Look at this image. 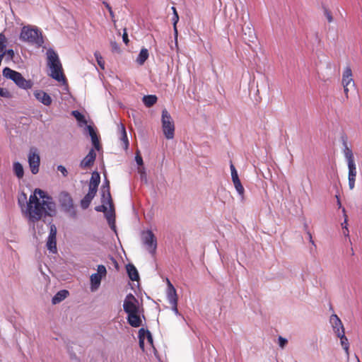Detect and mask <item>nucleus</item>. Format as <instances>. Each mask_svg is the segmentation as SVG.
<instances>
[{
    "label": "nucleus",
    "mask_w": 362,
    "mask_h": 362,
    "mask_svg": "<svg viewBox=\"0 0 362 362\" xmlns=\"http://www.w3.org/2000/svg\"><path fill=\"white\" fill-rule=\"evenodd\" d=\"M57 214L56 204L45 191L35 189L27 203L26 214L33 223Z\"/></svg>",
    "instance_id": "obj_1"
},
{
    "label": "nucleus",
    "mask_w": 362,
    "mask_h": 362,
    "mask_svg": "<svg viewBox=\"0 0 362 362\" xmlns=\"http://www.w3.org/2000/svg\"><path fill=\"white\" fill-rule=\"evenodd\" d=\"M20 40L23 42L40 47L44 43L41 31L31 25H25L22 28Z\"/></svg>",
    "instance_id": "obj_2"
},
{
    "label": "nucleus",
    "mask_w": 362,
    "mask_h": 362,
    "mask_svg": "<svg viewBox=\"0 0 362 362\" xmlns=\"http://www.w3.org/2000/svg\"><path fill=\"white\" fill-rule=\"evenodd\" d=\"M47 54V66L51 71L50 76L59 82L64 81L65 76L57 54L53 50H48Z\"/></svg>",
    "instance_id": "obj_3"
},
{
    "label": "nucleus",
    "mask_w": 362,
    "mask_h": 362,
    "mask_svg": "<svg viewBox=\"0 0 362 362\" xmlns=\"http://www.w3.org/2000/svg\"><path fill=\"white\" fill-rule=\"evenodd\" d=\"M2 73L5 78L13 81L21 88L28 90L33 86V83L30 80H26L21 73L8 67L4 68Z\"/></svg>",
    "instance_id": "obj_4"
},
{
    "label": "nucleus",
    "mask_w": 362,
    "mask_h": 362,
    "mask_svg": "<svg viewBox=\"0 0 362 362\" xmlns=\"http://www.w3.org/2000/svg\"><path fill=\"white\" fill-rule=\"evenodd\" d=\"M139 346L146 354H156V351L153 344V337L148 330L141 328L139 331Z\"/></svg>",
    "instance_id": "obj_5"
},
{
    "label": "nucleus",
    "mask_w": 362,
    "mask_h": 362,
    "mask_svg": "<svg viewBox=\"0 0 362 362\" xmlns=\"http://www.w3.org/2000/svg\"><path fill=\"white\" fill-rule=\"evenodd\" d=\"M161 122L164 136L167 139H173L175 136V124L166 109L162 111Z\"/></svg>",
    "instance_id": "obj_6"
},
{
    "label": "nucleus",
    "mask_w": 362,
    "mask_h": 362,
    "mask_svg": "<svg viewBox=\"0 0 362 362\" xmlns=\"http://www.w3.org/2000/svg\"><path fill=\"white\" fill-rule=\"evenodd\" d=\"M123 308L127 314L138 313L139 311L143 310L141 303L134 296H127L124 301Z\"/></svg>",
    "instance_id": "obj_7"
},
{
    "label": "nucleus",
    "mask_w": 362,
    "mask_h": 362,
    "mask_svg": "<svg viewBox=\"0 0 362 362\" xmlns=\"http://www.w3.org/2000/svg\"><path fill=\"white\" fill-rule=\"evenodd\" d=\"M341 83L345 96L348 98L349 90L354 89L355 87L352 71L349 66H346L343 71Z\"/></svg>",
    "instance_id": "obj_8"
},
{
    "label": "nucleus",
    "mask_w": 362,
    "mask_h": 362,
    "mask_svg": "<svg viewBox=\"0 0 362 362\" xmlns=\"http://www.w3.org/2000/svg\"><path fill=\"white\" fill-rule=\"evenodd\" d=\"M59 202L62 208L70 215L75 217L76 215V211L74 207L73 199L71 195L65 192H61L59 197Z\"/></svg>",
    "instance_id": "obj_9"
},
{
    "label": "nucleus",
    "mask_w": 362,
    "mask_h": 362,
    "mask_svg": "<svg viewBox=\"0 0 362 362\" xmlns=\"http://www.w3.org/2000/svg\"><path fill=\"white\" fill-rule=\"evenodd\" d=\"M141 238L148 251L154 255L157 248V240L153 233L150 230L144 231L142 233Z\"/></svg>",
    "instance_id": "obj_10"
},
{
    "label": "nucleus",
    "mask_w": 362,
    "mask_h": 362,
    "mask_svg": "<svg viewBox=\"0 0 362 362\" xmlns=\"http://www.w3.org/2000/svg\"><path fill=\"white\" fill-rule=\"evenodd\" d=\"M106 275L107 269L105 267L103 264L98 265L97 272L93 274L90 278L92 291H94L100 286L102 279L105 277Z\"/></svg>",
    "instance_id": "obj_11"
},
{
    "label": "nucleus",
    "mask_w": 362,
    "mask_h": 362,
    "mask_svg": "<svg viewBox=\"0 0 362 362\" xmlns=\"http://www.w3.org/2000/svg\"><path fill=\"white\" fill-rule=\"evenodd\" d=\"M28 163L33 174H37L39 171L40 158L37 150L31 148L28 154Z\"/></svg>",
    "instance_id": "obj_12"
},
{
    "label": "nucleus",
    "mask_w": 362,
    "mask_h": 362,
    "mask_svg": "<svg viewBox=\"0 0 362 362\" xmlns=\"http://www.w3.org/2000/svg\"><path fill=\"white\" fill-rule=\"evenodd\" d=\"M329 323L332 327L333 333L336 336L345 332V329L341 320L336 314H332L330 315Z\"/></svg>",
    "instance_id": "obj_13"
},
{
    "label": "nucleus",
    "mask_w": 362,
    "mask_h": 362,
    "mask_svg": "<svg viewBox=\"0 0 362 362\" xmlns=\"http://www.w3.org/2000/svg\"><path fill=\"white\" fill-rule=\"evenodd\" d=\"M57 228L54 224L49 226V234L47 241V247L51 252H57Z\"/></svg>",
    "instance_id": "obj_14"
},
{
    "label": "nucleus",
    "mask_w": 362,
    "mask_h": 362,
    "mask_svg": "<svg viewBox=\"0 0 362 362\" xmlns=\"http://www.w3.org/2000/svg\"><path fill=\"white\" fill-rule=\"evenodd\" d=\"M143 310L138 313L127 314V321L129 324L134 327H139L142 325Z\"/></svg>",
    "instance_id": "obj_15"
},
{
    "label": "nucleus",
    "mask_w": 362,
    "mask_h": 362,
    "mask_svg": "<svg viewBox=\"0 0 362 362\" xmlns=\"http://www.w3.org/2000/svg\"><path fill=\"white\" fill-rule=\"evenodd\" d=\"M96 158V153L93 149H90L87 156L81 161L80 167L83 169L90 168Z\"/></svg>",
    "instance_id": "obj_16"
},
{
    "label": "nucleus",
    "mask_w": 362,
    "mask_h": 362,
    "mask_svg": "<svg viewBox=\"0 0 362 362\" xmlns=\"http://www.w3.org/2000/svg\"><path fill=\"white\" fill-rule=\"evenodd\" d=\"M35 98L43 105L49 106L52 104V98L45 91L42 90H37L34 93Z\"/></svg>",
    "instance_id": "obj_17"
},
{
    "label": "nucleus",
    "mask_w": 362,
    "mask_h": 362,
    "mask_svg": "<svg viewBox=\"0 0 362 362\" xmlns=\"http://www.w3.org/2000/svg\"><path fill=\"white\" fill-rule=\"evenodd\" d=\"M100 182V176L98 172H93L92 173L90 183H89V190L95 193L98 191V187Z\"/></svg>",
    "instance_id": "obj_18"
},
{
    "label": "nucleus",
    "mask_w": 362,
    "mask_h": 362,
    "mask_svg": "<svg viewBox=\"0 0 362 362\" xmlns=\"http://www.w3.org/2000/svg\"><path fill=\"white\" fill-rule=\"evenodd\" d=\"M102 190V197H101V202L103 204H106L109 205L110 209L113 208V202L112 199L110 190L108 189L106 190L101 189Z\"/></svg>",
    "instance_id": "obj_19"
},
{
    "label": "nucleus",
    "mask_w": 362,
    "mask_h": 362,
    "mask_svg": "<svg viewBox=\"0 0 362 362\" xmlns=\"http://www.w3.org/2000/svg\"><path fill=\"white\" fill-rule=\"evenodd\" d=\"M88 130L91 138L93 145L95 149L98 151L100 149V141L97 133L95 132L93 127L90 125L88 126Z\"/></svg>",
    "instance_id": "obj_20"
},
{
    "label": "nucleus",
    "mask_w": 362,
    "mask_h": 362,
    "mask_svg": "<svg viewBox=\"0 0 362 362\" xmlns=\"http://www.w3.org/2000/svg\"><path fill=\"white\" fill-rule=\"evenodd\" d=\"M127 272L129 277L132 281H138L139 279V272L135 267V266L132 264H129L127 265Z\"/></svg>",
    "instance_id": "obj_21"
},
{
    "label": "nucleus",
    "mask_w": 362,
    "mask_h": 362,
    "mask_svg": "<svg viewBox=\"0 0 362 362\" xmlns=\"http://www.w3.org/2000/svg\"><path fill=\"white\" fill-rule=\"evenodd\" d=\"M95 194L96 193L88 190V194H86V196L81 201V206L83 209H86L89 206Z\"/></svg>",
    "instance_id": "obj_22"
},
{
    "label": "nucleus",
    "mask_w": 362,
    "mask_h": 362,
    "mask_svg": "<svg viewBox=\"0 0 362 362\" xmlns=\"http://www.w3.org/2000/svg\"><path fill=\"white\" fill-rule=\"evenodd\" d=\"M338 338L340 339V344L344 350L347 356L349 355V343L347 337L345 335V332H342L340 334L337 335Z\"/></svg>",
    "instance_id": "obj_23"
},
{
    "label": "nucleus",
    "mask_w": 362,
    "mask_h": 362,
    "mask_svg": "<svg viewBox=\"0 0 362 362\" xmlns=\"http://www.w3.org/2000/svg\"><path fill=\"white\" fill-rule=\"evenodd\" d=\"M148 51L146 48H142L139 54V56L136 59V62L142 65L144 64V62L147 60L148 58Z\"/></svg>",
    "instance_id": "obj_24"
},
{
    "label": "nucleus",
    "mask_w": 362,
    "mask_h": 362,
    "mask_svg": "<svg viewBox=\"0 0 362 362\" xmlns=\"http://www.w3.org/2000/svg\"><path fill=\"white\" fill-rule=\"evenodd\" d=\"M143 102L146 107H150L156 104L157 97L155 95H145L143 98Z\"/></svg>",
    "instance_id": "obj_25"
},
{
    "label": "nucleus",
    "mask_w": 362,
    "mask_h": 362,
    "mask_svg": "<svg viewBox=\"0 0 362 362\" xmlns=\"http://www.w3.org/2000/svg\"><path fill=\"white\" fill-rule=\"evenodd\" d=\"M344 154L346 159L347 163L355 162L352 150L346 144L344 149Z\"/></svg>",
    "instance_id": "obj_26"
},
{
    "label": "nucleus",
    "mask_w": 362,
    "mask_h": 362,
    "mask_svg": "<svg viewBox=\"0 0 362 362\" xmlns=\"http://www.w3.org/2000/svg\"><path fill=\"white\" fill-rule=\"evenodd\" d=\"M13 170H14L15 175L18 178H22L23 177V175H24L23 168V165L20 163L15 162L13 163Z\"/></svg>",
    "instance_id": "obj_27"
},
{
    "label": "nucleus",
    "mask_w": 362,
    "mask_h": 362,
    "mask_svg": "<svg viewBox=\"0 0 362 362\" xmlns=\"http://www.w3.org/2000/svg\"><path fill=\"white\" fill-rule=\"evenodd\" d=\"M349 169L348 180L356 179V167L355 162L347 163Z\"/></svg>",
    "instance_id": "obj_28"
},
{
    "label": "nucleus",
    "mask_w": 362,
    "mask_h": 362,
    "mask_svg": "<svg viewBox=\"0 0 362 362\" xmlns=\"http://www.w3.org/2000/svg\"><path fill=\"white\" fill-rule=\"evenodd\" d=\"M121 133H122V137L121 140L124 144V147L125 149H127L129 147V140L127 135V132L125 129V127L123 124L121 125Z\"/></svg>",
    "instance_id": "obj_29"
},
{
    "label": "nucleus",
    "mask_w": 362,
    "mask_h": 362,
    "mask_svg": "<svg viewBox=\"0 0 362 362\" xmlns=\"http://www.w3.org/2000/svg\"><path fill=\"white\" fill-rule=\"evenodd\" d=\"M233 182L235 188L237 190V192H238V194L240 196L243 197L245 189H244L243 186L241 184L240 179L238 178V179L234 180H233Z\"/></svg>",
    "instance_id": "obj_30"
},
{
    "label": "nucleus",
    "mask_w": 362,
    "mask_h": 362,
    "mask_svg": "<svg viewBox=\"0 0 362 362\" xmlns=\"http://www.w3.org/2000/svg\"><path fill=\"white\" fill-rule=\"evenodd\" d=\"M168 301L173 305V310L176 315H178V310L177 308V296H168Z\"/></svg>",
    "instance_id": "obj_31"
},
{
    "label": "nucleus",
    "mask_w": 362,
    "mask_h": 362,
    "mask_svg": "<svg viewBox=\"0 0 362 362\" xmlns=\"http://www.w3.org/2000/svg\"><path fill=\"white\" fill-rule=\"evenodd\" d=\"M94 56L95 57V59L97 61V63L98 66L101 68V69H105V61L101 56L100 53L98 51L95 52Z\"/></svg>",
    "instance_id": "obj_32"
},
{
    "label": "nucleus",
    "mask_w": 362,
    "mask_h": 362,
    "mask_svg": "<svg viewBox=\"0 0 362 362\" xmlns=\"http://www.w3.org/2000/svg\"><path fill=\"white\" fill-rule=\"evenodd\" d=\"M72 115L76 119L77 121L86 124L87 121L83 115L79 112L78 110L72 111Z\"/></svg>",
    "instance_id": "obj_33"
},
{
    "label": "nucleus",
    "mask_w": 362,
    "mask_h": 362,
    "mask_svg": "<svg viewBox=\"0 0 362 362\" xmlns=\"http://www.w3.org/2000/svg\"><path fill=\"white\" fill-rule=\"evenodd\" d=\"M5 41H6L5 36L3 34H0V54H6V52H5V48H6Z\"/></svg>",
    "instance_id": "obj_34"
},
{
    "label": "nucleus",
    "mask_w": 362,
    "mask_h": 362,
    "mask_svg": "<svg viewBox=\"0 0 362 362\" xmlns=\"http://www.w3.org/2000/svg\"><path fill=\"white\" fill-rule=\"evenodd\" d=\"M172 20L173 21V29H174L175 35V37H177V23L179 21L178 13H175V15H173V16Z\"/></svg>",
    "instance_id": "obj_35"
},
{
    "label": "nucleus",
    "mask_w": 362,
    "mask_h": 362,
    "mask_svg": "<svg viewBox=\"0 0 362 362\" xmlns=\"http://www.w3.org/2000/svg\"><path fill=\"white\" fill-rule=\"evenodd\" d=\"M287 344H288V340L286 338H284L281 336H279L278 337V344L281 349H284L285 346L287 345Z\"/></svg>",
    "instance_id": "obj_36"
},
{
    "label": "nucleus",
    "mask_w": 362,
    "mask_h": 362,
    "mask_svg": "<svg viewBox=\"0 0 362 362\" xmlns=\"http://www.w3.org/2000/svg\"><path fill=\"white\" fill-rule=\"evenodd\" d=\"M27 201V196L26 194L23 192L18 197V204L22 207L24 206L25 202Z\"/></svg>",
    "instance_id": "obj_37"
},
{
    "label": "nucleus",
    "mask_w": 362,
    "mask_h": 362,
    "mask_svg": "<svg viewBox=\"0 0 362 362\" xmlns=\"http://www.w3.org/2000/svg\"><path fill=\"white\" fill-rule=\"evenodd\" d=\"M66 296H54L52 299V304H57L65 299Z\"/></svg>",
    "instance_id": "obj_38"
},
{
    "label": "nucleus",
    "mask_w": 362,
    "mask_h": 362,
    "mask_svg": "<svg viewBox=\"0 0 362 362\" xmlns=\"http://www.w3.org/2000/svg\"><path fill=\"white\" fill-rule=\"evenodd\" d=\"M324 15L326 17V18L329 23L332 22L333 18H332V13L327 8H324Z\"/></svg>",
    "instance_id": "obj_39"
},
{
    "label": "nucleus",
    "mask_w": 362,
    "mask_h": 362,
    "mask_svg": "<svg viewBox=\"0 0 362 362\" xmlns=\"http://www.w3.org/2000/svg\"><path fill=\"white\" fill-rule=\"evenodd\" d=\"M342 212L344 214V221L343 223H341V227L343 229H345V228H346L348 226V216L346 214V209L344 208L342 209Z\"/></svg>",
    "instance_id": "obj_40"
},
{
    "label": "nucleus",
    "mask_w": 362,
    "mask_h": 362,
    "mask_svg": "<svg viewBox=\"0 0 362 362\" xmlns=\"http://www.w3.org/2000/svg\"><path fill=\"white\" fill-rule=\"evenodd\" d=\"M57 170L59 171L64 177H66L68 175L67 170L62 165L57 166Z\"/></svg>",
    "instance_id": "obj_41"
},
{
    "label": "nucleus",
    "mask_w": 362,
    "mask_h": 362,
    "mask_svg": "<svg viewBox=\"0 0 362 362\" xmlns=\"http://www.w3.org/2000/svg\"><path fill=\"white\" fill-rule=\"evenodd\" d=\"M110 45H111L112 52H120L119 46L116 42H111Z\"/></svg>",
    "instance_id": "obj_42"
},
{
    "label": "nucleus",
    "mask_w": 362,
    "mask_h": 362,
    "mask_svg": "<svg viewBox=\"0 0 362 362\" xmlns=\"http://www.w3.org/2000/svg\"><path fill=\"white\" fill-rule=\"evenodd\" d=\"M167 282L169 288L168 294H176V289L174 288L170 281L168 279H167Z\"/></svg>",
    "instance_id": "obj_43"
},
{
    "label": "nucleus",
    "mask_w": 362,
    "mask_h": 362,
    "mask_svg": "<svg viewBox=\"0 0 362 362\" xmlns=\"http://www.w3.org/2000/svg\"><path fill=\"white\" fill-rule=\"evenodd\" d=\"M0 96L8 98L10 96V93L7 90L0 88Z\"/></svg>",
    "instance_id": "obj_44"
},
{
    "label": "nucleus",
    "mask_w": 362,
    "mask_h": 362,
    "mask_svg": "<svg viewBox=\"0 0 362 362\" xmlns=\"http://www.w3.org/2000/svg\"><path fill=\"white\" fill-rule=\"evenodd\" d=\"M135 160H136V163L139 165H143V159H142V157L139 154V151H137L136 155L135 156Z\"/></svg>",
    "instance_id": "obj_45"
},
{
    "label": "nucleus",
    "mask_w": 362,
    "mask_h": 362,
    "mask_svg": "<svg viewBox=\"0 0 362 362\" xmlns=\"http://www.w3.org/2000/svg\"><path fill=\"white\" fill-rule=\"evenodd\" d=\"M106 205H107L106 204H103L101 206H98L95 207V210L97 211L105 212L107 211Z\"/></svg>",
    "instance_id": "obj_46"
},
{
    "label": "nucleus",
    "mask_w": 362,
    "mask_h": 362,
    "mask_svg": "<svg viewBox=\"0 0 362 362\" xmlns=\"http://www.w3.org/2000/svg\"><path fill=\"white\" fill-rule=\"evenodd\" d=\"M122 40L124 41V42L127 45L128 42H129V38H128V35H127V30L124 29V33H123V35H122Z\"/></svg>",
    "instance_id": "obj_47"
},
{
    "label": "nucleus",
    "mask_w": 362,
    "mask_h": 362,
    "mask_svg": "<svg viewBox=\"0 0 362 362\" xmlns=\"http://www.w3.org/2000/svg\"><path fill=\"white\" fill-rule=\"evenodd\" d=\"M109 189L110 190V182L107 179H105V182L104 184L103 185V187H102V189H104V190H106V189Z\"/></svg>",
    "instance_id": "obj_48"
},
{
    "label": "nucleus",
    "mask_w": 362,
    "mask_h": 362,
    "mask_svg": "<svg viewBox=\"0 0 362 362\" xmlns=\"http://www.w3.org/2000/svg\"><path fill=\"white\" fill-rule=\"evenodd\" d=\"M103 4H105V7H106V8H107V9L108 10V11H109V13H110V16H111L112 17H113V16H114V14H113V11H112V7H111V6H110V4H107V2H103Z\"/></svg>",
    "instance_id": "obj_49"
},
{
    "label": "nucleus",
    "mask_w": 362,
    "mask_h": 362,
    "mask_svg": "<svg viewBox=\"0 0 362 362\" xmlns=\"http://www.w3.org/2000/svg\"><path fill=\"white\" fill-rule=\"evenodd\" d=\"M356 179L349 180V187L350 189H353L355 187Z\"/></svg>",
    "instance_id": "obj_50"
},
{
    "label": "nucleus",
    "mask_w": 362,
    "mask_h": 362,
    "mask_svg": "<svg viewBox=\"0 0 362 362\" xmlns=\"http://www.w3.org/2000/svg\"><path fill=\"white\" fill-rule=\"evenodd\" d=\"M6 54H7L8 57H10L11 59H12L14 56V52L13 49H5Z\"/></svg>",
    "instance_id": "obj_51"
},
{
    "label": "nucleus",
    "mask_w": 362,
    "mask_h": 362,
    "mask_svg": "<svg viewBox=\"0 0 362 362\" xmlns=\"http://www.w3.org/2000/svg\"><path fill=\"white\" fill-rule=\"evenodd\" d=\"M231 177H232V180H236V179L239 178L238 173H237V170H233L231 172Z\"/></svg>",
    "instance_id": "obj_52"
},
{
    "label": "nucleus",
    "mask_w": 362,
    "mask_h": 362,
    "mask_svg": "<svg viewBox=\"0 0 362 362\" xmlns=\"http://www.w3.org/2000/svg\"><path fill=\"white\" fill-rule=\"evenodd\" d=\"M343 233L345 236H349V229L348 228H345V229H344L343 230Z\"/></svg>",
    "instance_id": "obj_53"
},
{
    "label": "nucleus",
    "mask_w": 362,
    "mask_h": 362,
    "mask_svg": "<svg viewBox=\"0 0 362 362\" xmlns=\"http://www.w3.org/2000/svg\"><path fill=\"white\" fill-rule=\"evenodd\" d=\"M56 294H69V292L66 290H61L58 291Z\"/></svg>",
    "instance_id": "obj_54"
},
{
    "label": "nucleus",
    "mask_w": 362,
    "mask_h": 362,
    "mask_svg": "<svg viewBox=\"0 0 362 362\" xmlns=\"http://www.w3.org/2000/svg\"><path fill=\"white\" fill-rule=\"evenodd\" d=\"M230 170H231V172H232L233 170H236V169H235V168L234 165H233L232 163H230Z\"/></svg>",
    "instance_id": "obj_55"
},
{
    "label": "nucleus",
    "mask_w": 362,
    "mask_h": 362,
    "mask_svg": "<svg viewBox=\"0 0 362 362\" xmlns=\"http://www.w3.org/2000/svg\"><path fill=\"white\" fill-rule=\"evenodd\" d=\"M172 10H173V15H175V13H177V10H176V8H175V7L173 6V7H172Z\"/></svg>",
    "instance_id": "obj_56"
},
{
    "label": "nucleus",
    "mask_w": 362,
    "mask_h": 362,
    "mask_svg": "<svg viewBox=\"0 0 362 362\" xmlns=\"http://www.w3.org/2000/svg\"><path fill=\"white\" fill-rule=\"evenodd\" d=\"M337 205L339 206V208L341 207V201L340 200H338L337 201Z\"/></svg>",
    "instance_id": "obj_57"
},
{
    "label": "nucleus",
    "mask_w": 362,
    "mask_h": 362,
    "mask_svg": "<svg viewBox=\"0 0 362 362\" xmlns=\"http://www.w3.org/2000/svg\"><path fill=\"white\" fill-rule=\"evenodd\" d=\"M308 235H309V238H310V242H311L312 243H313V240H312V235H311V234H310V233H308Z\"/></svg>",
    "instance_id": "obj_58"
},
{
    "label": "nucleus",
    "mask_w": 362,
    "mask_h": 362,
    "mask_svg": "<svg viewBox=\"0 0 362 362\" xmlns=\"http://www.w3.org/2000/svg\"><path fill=\"white\" fill-rule=\"evenodd\" d=\"M336 198H337V201H338V200H340V199H339V195H336Z\"/></svg>",
    "instance_id": "obj_59"
}]
</instances>
